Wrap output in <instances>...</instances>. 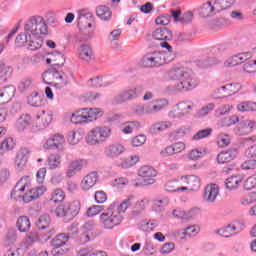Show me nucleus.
<instances>
[{
  "label": "nucleus",
  "instance_id": "774afa93",
  "mask_svg": "<svg viewBox=\"0 0 256 256\" xmlns=\"http://www.w3.org/2000/svg\"><path fill=\"white\" fill-rule=\"evenodd\" d=\"M213 109H215V104L209 103L206 106L202 107L198 111L197 116L198 117H205V116H207L208 113H211V111H213Z\"/></svg>",
  "mask_w": 256,
  "mask_h": 256
},
{
  "label": "nucleus",
  "instance_id": "864d4df0",
  "mask_svg": "<svg viewBox=\"0 0 256 256\" xmlns=\"http://www.w3.org/2000/svg\"><path fill=\"white\" fill-rule=\"evenodd\" d=\"M235 123H239V116L237 115L221 119L219 125L220 127H231V125H235Z\"/></svg>",
  "mask_w": 256,
  "mask_h": 256
},
{
  "label": "nucleus",
  "instance_id": "aec40b11",
  "mask_svg": "<svg viewBox=\"0 0 256 256\" xmlns=\"http://www.w3.org/2000/svg\"><path fill=\"white\" fill-rule=\"evenodd\" d=\"M29 153H31V150L29 148H21L17 155L15 160V166L18 171H23L25 169V166L27 165V157H29Z\"/></svg>",
  "mask_w": 256,
  "mask_h": 256
},
{
  "label": "nucleus",
  "instance_id": "6e6552de",
  "mask_svg": "<svg viewBox=\"0 0 256 256\" xmlns=\"http://www.w3.org/2000/svg\"><path fill=\"white\" fill-rule=\"evenodd\" d=\"M80 211L81 202H79V200H75L70 203L59 205L56 208L55 213L57 217H66L68 221H71V219H74V217H77V215H79Z\"/></svg>",
  "mask_w": 256,
  "mask_h": 256
},
{
  "label": "nucleus",
  "instance_id": "ea45409f",
  "mask_svg": "<svg viewBox=\"0 0 256 256\" xmlns=\"http://www.w3.org/2000/svg\"><path fill=\"white\" fill-rule=\"evenodd\" d=\"M36 227L40 231H43L45 229H49L51 227V217L49 214H43L39 217V219L36 221Z\"/></svg>",
  "mask_w": 256,
  "mask_h": 256
},
{
  "label": "nucleus",
  "instance_id": "4c0bfd02",
  "mask_svg": "<svg viewBox=\"0 0 256 256\" xmlns=\"http://www.w3.org/2000/svg\"><path fill=\"white\" fill-rule=\"evenodd\" d=\"M239 113H253L256 111V103L251 101L240 102L237 105Z\"/></svg>",
  "mask_w": 256,
  "mask_h": 256
},
{
  "label": "nucleus",
  "instance_id": "8fccbe9b",
  "mask_svg": "<svg viewBox=\"0 0 256 256\" xmlns=\"http://www.w3.org/2000/svg\"><path fill=\"white\" fill-rule=\"evenodd\" d=\"M175 107L178 110V113H181L182 117H185V115L193 109V104L191 102H180L176 104Z\"/></svg>",
  "mask_w": 256,
  "mask_h": 256
},
{
  "label": "nucleus",
  "instance_id": "393cba45",
  "mask_svg": "<svg viewBox=\"0 0 256 256\" xmlns=\"http://www.w3.org/2000/svg\"><path fill=\"white\" fill-rule=\"evenodd\" d=\"M173 128V121L171 120H161L151 125V133H165L169 129Z\"/></svg>",
  "mask_w": 256,
  "mask_h": 256
},
{
  "label": "nucleus",
  "instance_id": "13d9d810",
  "mask_svg": "<svg viewBox=\"0 0 256 256\" xmlns=\"http://www.w3.org/2000/svg\"><path fill=\"white\" fill-rule=\"evenodd\" d=\"M52 61L54 67H63L65 65V56L61 52L52 54Z\"/></svg>",
  "mask_w": 256,
  "mask_h": 256
},
{
  "label": "nucleus",
  "instance_id": "cd10ccee",
  "mask_svg": "<svg viewBox=\"0 0 256 256\" xmlns=\"http://www.w3.org/2000/svg\"><path fill=\"white\" fill-rule=\"evenodd\" d=\"M53 121V114L49 111L42 110L41 113L36 115V123L39 124L40 129L43 127H49Z\"/></svg>",
  "mask_w": 256,
  "mask_h": 256
},
{
  "label": "nucleus",
  "instance_id": "e433bc0d",
  "mask_svg": "<svg viewBox=\"0 0 256 256\" xmlns=\"http://www.w3.org/2000/svg\"><path fill=\"white\" fill-rule=\"evenodd\" d=\"M16 227L20 233H27L31 229V221L27 216H20L16 222Z\"/></svg>",
  "mask_w": 256,
  "mask_h": 256
},
{
  "label": "nucleus",
  "instance_id": "9b49d317",
  "mask_svg": "<svg viewBox=\"0 0 256 256\" xmlns=\"http://www.w3.org/2000/svg\"><path fill=\"white\" fill-rule=\"evenodd\" d=\"M68 241L69 236L65 233L58 234L54 239H52V255H65V253L69 251V246H67Z\"/></svg>",
  "mask_w": 256,
  "mask_h": 256
},
{
  "label": "nucleus",
  "instance_id": "a878e982",
  "mask_svg": "<svg viewBox=\"0 0 256 256\" xmlns=\"http://www.w3.org/2000/svg\"><path fill=\"white\" fill-rule=\"evenodd\" d=\"M188 185L191 191H199L201 188V178L196 175H187L182 177V184Z\"/></svg>",
  "mask_w": 256,
  "mask_h": 256
},
{
  "label": "nucleus",
  "instance_id": "c85d7f7f",
  "mask_svg": "<svg viewBox=\"0 0 256 256\" xmlns=\"http://www.w3.org/2000/svg\"><path fill=\"white\" fill-rule=\"evenodd\" d=\"M70 121H71V123H74V125H79L82 123H89L86 108L74 112L71 116Z\"/></svg>",
  "mask_w": 256,
  "mask_h": 256
},
{
  "label": "nucleus",
  "instance_id": "5701e85b",
  "mask_svg": "<svg viewBox=\"0 0 256 256\" xmlns=\"http://www.w3.org/2000/svg\"><path fill=\"white\" fill-rule=\"evenodd\" d=\"M78 58L85 63H89L93 59V48L89 44H81L77 51Z\"/></svg>",
  "mask_w": 256,
  "mask_h": 256
},
{
  "label": "nucleus",
  "instance_id": "37998d69",
  "mask_svg": "<svg viewBox=\"0 0 256 256\" xmlns=\"http://www.w3.org/2000/svg\"><path fill=\"white\" fill-rule=\"evenodd\" d=\"M138 177H157V170L151 166H142L138 169Z\"/></svg>",
  "mask_w": 256,
  "mask_h": 256
},
{
  "label": "nucleus",
  "instance_id": "423d86ee",
  "mask_svg": "<svg viewBox=\"0 0 256 256\" xmlns=\"http://www.w3.org/2000/svg\"><path fill=\"white\" fill-rule=\"evenodd\" d=\"M113 128L110 125H100L92 128L87 136L86 142L88 145H103L111 139Z\"/></svg>",
  "mask_w": 256,
  "mask_h": 256
},
{
  "label": "nucleus",
  "instance_id": "a19ab883",
  "mask_svg": "<svg viewBox=\"0 0 256 256\" xmlns=\"http://www.w3.org/2000/svg\"><path fill=\"white\" fill-rule=\"evenodd\" d=\"M47 167L48 169H58L61 167V155L59 154H50L47 158Z\"/></svg>",
  "mask_w": 256,
  "mask_h": 256
},
{
  "label": "nucleus",
  "instance_id": "de8ad7c7",
  "mask_svg": "<svg viewBox=\"0 0 256 256\" xmlns=\"http://www.w3.org/2000/svg\"><path fill=\"white\" fill-rule=\"evenodd\" d=\"M17 242V230L9 229L4 237V244L14 245Z\"/></svg>",
  "mask_w": 256,
  "mask_h": 256
},
{
  "label": "nucleus",
  "instance_id": "c756f323",
  "mask_svg": "<svg viewBox=\"0 0 256 256\" xmlns=\"http://www.w3.org/2000/svg\"><path fill=\"white\" fill-rule=\"evenodd\" d=\"M235 157H237V150L222 151L217 156V162L223 165L233 161Z\"/></svg>",
  "mask_w": 256,
  "mask_h": 256
},
{
  "label": "nucleus",
  "instance_id": "412c9836",
  "mask_svg": "<svg viewBox=\"0 0 256 256\" xmlns=\"http://www.w3.org/2000/svg\"><path fill=\"white\" fill-rule=\"evenodd\" d=\"M152 37L156 41H172L173 32L167 27L157 28L153 31Z\"/></svg>",
  "mask_w": 256,
  "mask_h": 256
},
{
  "label": "nucleus",
  "instance_id": "4be33fe9",
  "mask_svg": "<svg viewBox=\"0 0 256 256\" xmlns=\"http://www.w3.org/2000/svg\"><path fill=\"white\" fill-rule=\"evenodd\" d=\"M189 188L187 186H183V178L179 180L168 181L165 184V190L168 193H181L183 191H187Z\"/></svg>",
  "mask_w": 256,
  "mask_h": 256
},
{
  "label": "nucleus",
  "instance_id": "603ef678",
  "mask_svg": "<svg viewBox=\"0 0 256 256\" xmlns=\"http://www.w3.org/2000/svg\"><path fill=\"white\" fill-rule=\"evenodd\" d=\"M235 0H214V5L218 11H223V9H229L233 7Z\"/></svg>",
  "mask_w": 256,
  "mask_h": 256
},
{
  "label": "nucleus",
  "instance_id": "f257e3e1",
  "mask_svg": "<svg viewBox=\"0 0 256 256\" xmlns=\"http://www.w3.org/2000/svg\"><path fill=\"white\" fill-rule=\"evenodd\" d=\"M49 33V26L43 16H31L24 24V32L17 35V47H26L28 51H37L43 47L42 35Z\"/></svg>",
  "mask_w": 256,
  "mask_h": 256
},
{
  "label": "nucleus",
  "instance_id": "b1692460",
  "mask_svg": "<svg viewBox=\"0 0 256 256\" xmlns=\"http://www.w3.org/2000/svg\"><path fill=\"white\" fill-rule=\"evenodd\" d=\"M149 205V199L135 200L132 211L130 212L131 217L137 218L143 215V211L147 209Z\"/></svg>",
  "mask_w": 256,
  "mask_h": 256
},
{
  "label": "nucleus",
  "instance_id": "338daca9",
  "mask_svg": "<svg viewBox=\"0 0 256 256\" xmlns=\"http://www.w3.org/2000/svg\"><path fill=\"white\" fill-rule=\"evenodd\" d=\"M233 109L232 105L226 104L224 106H221L215 111L214 116L219 118L222 117V115H227V113H230V111Z\"/></svg>",
  "mask_w": 256,
  "mask_h": 256
},
{
  "label": "nucleus",
  "instance_id": "2f4dec72",
  "mask_svg": "<svg viewBox=\"0 0 256 256\" xmlns=\"http://www.w3.org/2000/svg\"><path fill=\"white\" fill-rule=\"evenodd\" d=\"M241 183H243V176L236 175L225 180V187L228 191H235V189H239Z\"/></svg>",
  "mask_w": 256,
  "mask_h": 256
},
{
  "label": "nucleus",
  "instance_id": "c9c22d12",
  "mask_svg": "<svg viewBox=\"0 0 256 256\" xmlns=\"http://www.w3.org/2000/svg\"><path fill=\"white\" fill-rule=\"evenodd\" d=\"M88 87H108V85H111V81L107 80V78H103L101 76H97L95 78H91L87 82Z\"/></svg>",
  "mask_w": 256,
  "mask_h": 256
},
{
  "label": "nucleus",
  "instance_id": "e2e57ef3",
  "mask_svg": "<svg viewBox=\"0 0 256 256\" xmlns=\"http://www.w3.org/2000/svg\"><path fill=\"white\" fill-rule=\"evenodd\" d=\"M169 205V198L162 197L159 200H156L154 202V207L156 211H163L164 207H167Z\"/></svg>",
  "mask_w": 256,
  "mask_h": 256
},
{
  "label": "nucleus",
  "instance_id": "0eeeda50",
  "mask_svg": "<svg viewBox=\"0 0 256 256\" xmlns=\"http://www.w3.org/2000/svg\"><path fill=\"white\" fill-rule=\"evenodd\" d=\"M169 53L167 52H151L142 57L140 60L141 67H145L146 69H153V67H161V65H165V63H170L173 61V56L167 58Z\"/></svg>",
  "mask_w": 256,
  "mask_h": 256
},
{
  "label": "nucleus",
  "instance_id": "5fc2aeb1",
  "mask_svg": "<svg viewBox=\"0 0 256 256\" xmlns=\"http://www.w3.org/2000/svg\"><path fill=\"white\" fill-rule=\"evenodd\" d=\"M212 133L213 129L211 128L200 130L192 137V141H201V139H207V137H210Z\"/></svg>",
  "mask_w": 256,
  "mask_h": 256
},
{
  "label": "nucleus",
  "instance_id": "72a5a7b5",
  "mask_svg": "<svg viewBox=\"0 0 256 256\" xmlns=\"http://www.w3.org/2000/svg\"><path fill=\"white\" fill-rule=\"evenodd\" d=\"M28 105L31 107H43L45 105V100L43 99V95L33 92L28 96Z\"/></svg>",
  "mask_w": 256,
  "mask_h": 256
},
{
  "label": "nucleus",
  "instance_id": "49530a36",
  "mask_svg": "<svg viewBox=\"0 0 256 256\" xmlns=\"http://www.w3.org/2000/svg\"><path fill=\"white\" fill-rule=\"evenodd\" d=\"M218 234L221 235V237H232V235H237V227L229 224L228 226L219 229Z\"/></svg>",
  "mask_w": 256,
  "mask_h": 256
},
{
  "label": "nucleus",
  "instance_id": "052dcab7",
  "mask_svg": "<svg viewBox=\"0 0 256 256\" xmlns=\"http://www.w3.org/2000/svg\"><path fill=\"white\" fill-rule=\"evenodd\" d=\"M240 73H247L248 75H251V73H256L253 60H250L243 64L242 68L240 69Z\"/></svg>",
  "mask_w": 256,
  "mask_h": 256
},
{
  "label": "nucleus",
  "instance_id": "a211bd4d",
  "mask_svg": "<svg viewBox=\"0 0 256 256\" xmlns=\"http://www.w3.org/2000/svg\"><path fill=\"white\" fill-rule=\"evenodd\" d=\"M221 91H224V93L228 96L235 95V93H239V91H241V84L239 83L226 84L225 86L218 88L217 91L212 92L211 97L213 99H219V96L217 95V93H220Z\"/></svg>",
  "mask_w": 256,
  "mask_h": 256
},
{
  "label": "nucleus",
  "instance_id": "4d7b16f0",
  "mask_svg": "<svg viewBox=\"0 0 256 256\" xmlns=\"http://www.w3.org/2000/svg\"><path fill=\"white\" fill-rule=\"evenodd\" d=\"M67 141H68L69 145H78L79 142L81 141V133H79L75 130H71L68 133Z\"/></svg>",
  "mask_w": 256,
  "mask_h": 256
},
{
  "label": "nucleus",
  "instance_id": "1a4fd4ad",
  "mask_svg": "<svg viewBox=\"0 0 256 256\" xmlns=\"http://www.w3.org/2000/svg\"><path fill=\"white\" fill-rule=\"evenodd\" d=\"M42 81L46 85H59V87H63L69 83V78H67L65 73L52 69L42 74Z\"/></svg>",
  "mask_w": 256,
  "mask_h": 256
},
{
  "label": "nucleus",
  "instance_id": "4468645a",
  "mask_svg": "<svg viewBox=\"0 0 256 256\" xmlns=\"http://www.w3.org/2000/svg\"><path fill=\"white\" fill-rule=\"evenodd\" d=\"M64 146L65 137L61 134H55L45 141L43 149H45V151H49L51 149H59L60 151H63Z\"/></svg>",
  "mask_w": 256,
  "mask_h": 256
},
{
  "label": "nucleus",
  "instance_id": "f03ea898",
  "mask_svg": "<svg viewBox=\"0 0 256 256\" xmlns=\"http://www.w3.org/2000/svg\"><path fill=\"white\" fill-rule=\"evenodd\" d=\"M135 195L127 196L118 206L111 204L107 210L100 215V223L104 229L108 231L113 230L114 227H119L120 223H123V214L127 213V209L135 204Z\"/></svg>",
  "mask_w": 256,
  "mask_h": 256
},
{
  "label": "nucleus",
  "instance_id": "20e7f679",
  "mask_svg": "<svg viewBox=\"0 0 256 256\" xmlns=\"http://www.w3.org/2000/svg\"><path fill=\"white\" fill-rule=\"evenodd\" d=\"M45 191H47L45 186L31 188V177L23 176L11 192V198L23 199L24 203H31L34 199H39Z\"/></svg>",
  "mask_w": 256,
  "mask_h": 256
},
{
  "label": "nucleus",
  "instance_id": "69168bd1",
  "mask_svg": "<svg viewBox=\"0 0 256 256\" xmlns=\"http://www.w3.org/2000/svg\"><path fill=\"white\" fill-rule=\"evenodd\" d=\"M219 147H227L231 143V137L228 134H220L217 137Z\"/></svg>",
  "mask_w": 256,
  "mask_h": 256
},
{
  "label": "nucleus",
  "instance_id": "a18cd8bd",
  "mask_svg": "<svg viewBox=\"0 0 256 256\" xmlns=\"http://www.w3.org/2000/svg\"><path fill=\"white\" fill-rule=\"evenodd\" d=\"M37 241H39V233L30 232L22 241V247H31V245L37 243Z\"/></svg>",
  "mask_w": 256,
  "mask_h": 256
},
{
  "label": "nucleus",
  "instance_id": "2eb2a0df",
  "mask_svg": "<svg viewBox=\"0 0 256 256\" xmlns=\"http://www.w3.org/2000/svg\"><path fill=\"white\" fill-rule=\"evenodd\" d=\"M256 127V122L254 120H242L238 123V125L234 128V132L236 135H249V133L253 132V129Z\"/></svg>",
  "mask_w": 256,
  "mask_h": 256
},
{
  "label": "nucleus",
  "instance_id": "39448f33",
  "mask_svg": "<svg viewBox=\"0 0 256 256\" xmlns=\"http://www.w3.org/2000/svg\"><path fill=\"white\" fill-rule=\"evenodd\" d=\"M166 107H169V100L161 98L150 101L146 106L136 104L133 106L132 111L134 115L142 117V115H157V113H161Z\"/></svg>",
  "mask_w": 256,
  "mask_h": 256
},
{
  "label": "nucleus",
  "instance_id": "6ab92c4d",
  "mask_svg": "<svg viewBox=\"0 0 256 256\" xmlns=\"http://www.w3.org/2000/svg\"><path fill=\"white\" fill-rule=\"evenodd\" d=\"M97 181H99V174H97V172H90L83 177L80 187L82 191H89V189H92V187L97 185Z\"/></svg>",
  "mask_w": 256,
  "mask_h": 256
},
{
  "label": "nucleus",
  "instance_id": "f8f14e48",
  "mask_svg": "<svg viewBox=\"0 0 256 256\" xmlns=\"http://www.w3.org/2000/svg\"><path fill=\"white\" fill-rule=\"evenodd\" d=\"M88 162L85 159H74L71 160L68 163L67 169H66V177L68 179H73V177H75V175H77V173H81V171H83L85 169V167H87Z\"/></svg>",
  "mask_w": 256,
  "mask_h": 256
},
{
  "label": "nucleus",
  "instance_id": "c03bdc74",
  "mask_svg": "<svg viewBox=\"0 0 256 256\" xmlns=\"http://www.w3.org/2000/svg\"><path fill=\"white\" fill-rule=\"evenodd\" d=\"M86 115L88 123H91V121H96L97 117H103V110L100 108H86Z\"/></svg>",
  "mask_w": 256,
  "mask_h": 256
},
{
  "label": "nucleus",
  "instance_id": "f3484780",
  "mask_svg": "<svg viewBox=\"0 0 256 256\" xmlns=\"http://www.w3.org/2000/svg\"><path fill=\"white\" fill-rule=\"evenodd\" d=\"M219 195V186L217 184H208L204 189L203 201L205 203H215Z\"/></svg>",
  "mask_w": 256,
  "mask_h": 256
},
{
  "label": "nucleus",
  "instance_id": "09e8293b",
  "mask_svg": "<svg viewBox=\"0 0 256 256\" xmlns=\"http://www.w3.org/2000/svg\"><path fill=\"white\" fill-rule=\"evenodd\" d=\"M51 201H53V203H63V201H65V192L63 189H54L51 194Z\"/></svg>",
  "mask_w": 256,
  "mask_h": 256
},
{
  "label": "nucleus",
  "instance_id": "680f3d73",
  "mask_svg": "<svg viewBox=\"0 0 256 256\" xmlns=\"http://www.w3.org/2000/svg\"><path fill=\"white\" fill-rule=\"evenodd\" d=\"M146 141H147V136H145L144 134H140L135 136L131 140V145L132 147H141L142 145H145Z\"/></svg>",
  "mask_w": 256,
  "mask_h": 256
},
{
  "label": "nucleus",
  "instance_id": "3c124183",
  "mask_svg": "<svg viewBox=\"0 0 256 256\" xmlns=\"http://www.w3.org/2000/svg\"><path fill=\"white\" fill-rule=\"evenodd\" d=\"M159 226V222L157 220H144L141 223V229L142 231H145L146 233H151L156 227Z\"/></svg>",
  "mask_w": 256,
  "mask_h": 256
},
{
  "label": "nucleus",
  "instance_id": "58836bf2",
  "mask_svg": "<svg viewBox=\"0 0 256 256\" xmlns=\"http://www.w3.org/2000/svg\"><path fill=\"white\" fill-rule=\"evenodd\" d=\"M31 125V116L29 114H24L19 117L16 121V129L17 131H25L27 127Z\"/></svg>",
  "mask_w": 256,
  "mask_h": 256
},
{
  "label": "nucleus",
  "instance_id": "bf43d9fd",
  "mask_svg": "<svg viewBox=\"0 0 256 256\" xmlns=\"http://www.w3.org/2000/svg\"><path fill=\"white\" fill-rule=\"evenodd\" d=\"M15 147V142L12 138H7L2 143H0V153H5L7 151H11Z\"/></svg>",
  "mask_w": 256,
  "mask_h": 256
},
{
  "label": "nucleus",
  "instance_id": "7ed1b4c3",
  "mask_svg": "<svg viewBox=\"0 0 256 256\" xmlns=\"http://www.w3.org/2000/svg\"><path fill=\"white\" fill-rule=\"evenodd\" d=\"M167 81H179L176 84V91L185 93L193 91L199 85V80L193 77V70L184 66H174L170 68L165 75Z\"/></svg>",
  "mask_w": 256,
  "mask_h": 256
},
{
  "label": "nucleus",
  "instance_id": "6e6d98bb",
  "mask_svg": "<svg viewBox=\"0 0 256 256\" xmlns=\"http://www.w3.org/2000/svg\"><path fill=\"white\" fill-rule=\"evenodd\" d=\"M199 231H201V229L198 225H192L185 228L182 235H184V237H197V235H199Z\"/></svg>",
  "mask_w": 256,
  "mask_h": 256
},
{
  "label": "nucleus",
  "instance_id": "0e129e2a",
  "mask_svg": "<svg viewBox=\"0 0 256 256\" xmlns=\"http://www.w3.org/2000/svg\"><path fill=\"white\" fill-rule=\"evenodd\" d=\"M255 201H256L255 193H249L248 195H245L240 199L241 205H253Z\"/></svg>",
  "mask_w": 256,
  "mask_h": 256
},
{
  "label": "nucleus",
  "instance_id": "ddd939ff",
  "mask_svg": "<svg viewBox=\"0 0 256 256\" xmlns=\"http://www.w3.org/2000/svg\"><path fill=\"white\" fill-rule=\"evenodd\" d=\"M77 25L80 31H85V29H91L93 25V13L80 9L77 11Z\"/></svg>",
  "mask_w": 256,
  "mask_h": 256
},
{
  "label": "nucleus",
  "instance_id": "79ce46f5",
  "mask_svg": "<svg viewBox=\"0 0 256 256\" xmlns=\"http://www.w3.org/2000/svg\"><path fill=\"white\" fill-rule=\"evenodd\" d=\"M11 73H13V69L5 64V62L0 63V83H5L7 78L10 77Z\"/></svg>",
  "mask_w": 256,
  "mask_h": 256
},
{
  "label": "nucleus",
  "instance_id": "dca6fc26",
  "mask_svg": "<svg viewBox=\"0 0 256 256\" xmlns=\"http://www.w3.org/2000/svg\"><path fill=\"white\" fill-rule=\"evenodd\" d=\"M127 149L123 146V144H110L104 149L105 157L108 159H117L120 155H123Z\"/></svg>",
  "mask_w": 256,
  "mask_h": 256
},
{
  "label": "nucleus",
  "instance_id": "9d476101",
  "mask_svg": "<svg viewBox=\"0 0 256 256\" xmlns=\"http://www.w3.org/2000/svg\"><path fill=\"white\" fill-rule=\"evenodd\" d=\"M143 88L136 86L127 90L122 91L120 94L114 96L112 103L114 105H121V103H127V101H133L141 95Z\"/></svg>",
  "mask_w": 256,
  "mask_h": 256
},
{
  "label": "nucleus",
  "instance_id": "7c9ffc66",
  "mask_svg": "<svg viewBox=\"0 0 256 256\" xmlns=\"http://www.w3.org/2000/svg\"><path fill=\"white\" fill-rule=\"evenodd\" d=\"M217 11H219V9L217 5H214V2H207L201 7L200 15L201 17H213Z\"/></svg>",
  "mask_w": 256,
  "mask_h": 256
},
{
  "label": "nucleus",
  "instance_id": "bb28decb",
  "mask_svg": "<svg viewBox=\"0 0 256 256\" xmlns=\"http://www.w3.org/2000/svg\"><path fill=\"white\" fill-rule=\"evenodd\" d=\"M15 97V87L5 86L0 89V105H7Z\"/></svg>",
  "mask_w": 256,
  "mask_h": 256
},
{
  "label": "nucleus",
  "instance_id": "f704fd0d",
  "mask_svg": "<svg viewBox=\"0 0 256 256\" xmlns=\"http://www.w3.org/2000/svg\"><path fill=\"white\" fill-rule=\"evenodd\" d=\"M96 15L101 19V21H111L113 12H111V8L107 6H98L96 9Z\"/></svg>",
  "mask_w": 256,
  "mask_h": 256
},
{
  "label": "nucleus",
  "instance_id": "473e14b6",
  "mask_svg": "<svg viewBox=\"0 0 256 256\" xmlns=\"http://www.w3.org/2000/svg\"><path fill=\"white\" fill-rule=\"evenodd\" d=\"M93 222H87L83 227H82V234L80 235V244L85 245V243H89L91 239L89 238V235H91V232L93 231Z\"/></svg>",
  "mask_w": 256,
  "mask_h": 256
}]
</instances>
